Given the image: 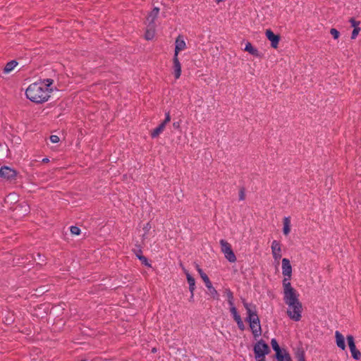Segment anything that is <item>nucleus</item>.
Returning a JSON list of instances; mask_svg holds the SVG:
<instances>
[{
	"mask_svg": "<svg viewBox=\"0 0 361 361\" xmlns=\"http://www.w3.org/2000/svg\"><path fill=\"white\" fill-rule=\"evenodd\" d=\"M0 176L6 180H13L16 176V172L8 166H3L0 169Z\"/></svg>",
	"mask_w": 361,
	"mask_h": 361,
	"instance_id": "8",
	"label": "nucleus"
},
{
	"mask_svg": "<svg viewBox=\"0 0 361 361\" xmlns=\"http://www.w3.org/2000/svg\"><path fill=\"white\" fill-rule=\"evenodd\" d=\"M265 35L267 39L271 42V47L274 49L277 48L280 40L279 35H275L270 29L266 30Z\"/></svg>",
	"mask_w": 361,
	"mask_h": 361,
	"instance_id": "9",
	"label": "nucleus"
},
{
	"mask_svg": "<svg viewBox=\"0 0 361 361\" xmlns=\"http://www.w3.org/2000/svg\"><path fill=\"white\" fill-rule=\"evenodd\" d=\"M330 33L331 35L333 36V37L335 39H337L338 37H339V35H340V33L339 32L335 29V28H331L330 30Z\"/></svg>",
	"mask_w": 361,
	"mask_h": 361,
	"instance_id": "32",
	"label": "nucleus"
},
{
	"mask_svg": "<svg viewBox=\"0 0 361 361\" xmlns=\"http://www.w3.org/2000/svg\"><path fill=\"white\" fill-rule=\"evenodd\" d=\"M245 51L253 56H259V55L258 50L255 49L250 42H247L245 44Z\"/></svg>",
	"mask_w": 361,
	"mask_h": 361,
	"instance_id": "22",
	"label": "nucleus"
},
{
	"mask_svg": "<svg viewBox=\"0 0 361 361\" xmlns=\"http://www.w3.org/2000/svg\"><path fill=\"white\" fill-rule=\"evenodd\" d=\"M233 319H234V320H235L236 322H238V321L242 320V319H241V317H240V316L239 314H237L236 316H235V317H233Z\"/></svg>",
	"mask_w": 361,
	"mask_h": 361,
	"instance_id": "43",
	"label": "nucleus"
},
{
	"mask_svg": "<svg viewBox=\"0 0 361 361\" xmlns=\"http://www.w3.org/2000/svg\"><path fill=\"white\" fill-rule=\"evenodd\" d=\"M283 299L286 305H291L294 302L299 301L298 295L293 288L283 290Z\"/></svg>",
	"mask_w": 361,
	"mask_h": 361,
	"instance_id": "5",
	"label": "nucleus"
},
{
	"mask_svg": "<svg viewBox=\"0 0 361 361\" xmlns=\"http://www.w3.org/2000/svg\"><path fill=\"white\" fill-rule=\"evenodd\" d=\"M360 31V27H355L352 32L351 39H355L357 37V35L359 34Z\"/></svg>",
	"mask_w": 361,
	"mask_h": 361,
	"instance_id": "33",
	"label": "nucleus"
},
{
	"mask_svg": "<svg viewBox=\"0 0 361 361\" xmlns=\"http://www.w3.org/2000/svg\"><path fill=\"white\" fill-rule=\"evenodd\" d=\"M195 289V284H192L189 286V290L190 291V293H192V297L194 296V290Z\"/></svg>",
	"mask_w": 361,
	"mask_h": 361,
	"instance_id": "41",
	"label": "nucleus"
},
{
	"mask_svg": "<svg viewBox=\"0 0 361 361\" xmlns=\"http://www.w3.org/2000/svg\"><path fill=\"white\" fill-rule=\"evenodd\" d=\"M141 252V250H138L137 252H136V256L142 262V264H144L146 266L150 267L151 265L148 263L147 259L143 255H142Z\"/></svg>",
	"mask_w": 361,
	"mask_h": 361,
	"instance_id": "24",
	"label": "nucleus"
},
{
	"mask_svg": "<svg viewBox=\"0 0 361 361\" xmlns=\"http://www.w3.org/2000/svg\"><path fill=\"white\" fill-rule=\"evenodd\" d=\"M18 64V62L15 60L8 62L4 68V73L5 74H8L17 66Z\"/></svg>",
	"mask_w": 361,
	"mask_h": 361,
	"instance_id": "19",
	"label": "nucleus"
},
{
	"mask_svg": "<svg viewBox=\"0 0 361 361\" xmlns=\"http://www.w3.org/2000/svg\"><path fill=\"white\" fill-rule=\"evenodd\" d=\"M159 12V8L157 7L154 8V9L148 14L146 18V25H152L155 26L154 21L157 19L158 14Z\"/></svg>",
	"mask_w": 361,
	"mask_h": 361,
	"instance_id": "12",
	"label": "nucleus"
},
{
	"mask_svg": "<svg viewBox=\"0 0 361 361\" xmlns=\"http://www.w3.org/2000/svg\"><path fill=\"white\" fill-rule=\"evenodd\" d=\"M173 126L174 128H178L179 127V123H173Z\"/></svg>",
	"mask_w": 361,
	"mask_h": 361,
	"instance_id": "44",
	"label": "nucleus"
},
{
	"mask_svg": "<svg viewBox=\"0 0 361 361\" xmlns=\"http://www.w3.org/2000/svg\"><path fill=\"white\" fill-rule=\"evenodd\" d=\"M42 161L43 162H48L49 161V159L44 158V159H42Z\"/></svg>",
	"mask_w": 361,
	"mask_h": 361,
	"instance_id": "45",
	"label": "nucleus"
},
{
	"mask_svg": "<svg viewBox=\"0 0 361 361\" xmlns=\"http://www.w3.org/2000/svg\"><path fill=\"white\" fill-rule=\"evenodd\" d=\"M184 271L186 274L187 280L188 282L189 286L192 284H195V279L188 273V271L185 269H184Z\"/></svg>",
	"mask_w": 361,
	"mask_h": 361,
	"instance_id": "27",
	"label": "nucleus"
},
{
	"mask_svg": "<svg viewBox=\"0 0 361 361\" xmlns=\"http://www.w3.org/2000/svg\"><path fill=\"white\" fill-rule=\"evenodd\" d=\"M271 345L274 350L276 352V356L278 361H282L285 359V357L290 356V355L286 350H281L278 344V342L275 338L271 339Z\"/></svg>",
	"mask_w": 361,
	"mask_h": 361,
	"instance_id": "6",
	"label": "nucleus"
},
{
	"mask_svg": "<svg viewBox=\"0 0 361 361\" xmlns=\"http://www.w3.org/2000/svg\"><path fill=\"white\" fill-rule=\"evenodd\" d=\"M208 291H209V294L214 299H216V300H219V295L218 293V292L216 291V290L212 287L211 288H209L208 289Z\"/></svg>",
	"mask_w": 361,
	"mask_h": 361,
	"instance_id": "26",
	"label": "nucleus"
},
{
	"mask_svg": "<svg viewBox=\"0 0 361 361\" xmlns=\"http://www.w3.org/2000/svg\"><path fill=\"white\" fill-rule=\"evenodd\" d=\"M173 71L176 79H178L181 74V65L178 56H173Z\"/></svg>",
	"mask_w": 361,
	"mask_h": 361,
	"instance_id": "15",
	"label": "nucleus"
},
{
	"mask_svg": "<svg viewBox=\"0 0 361 361\" xmlns=\"http://www.w3.org/2000/svg\"><path fill=\"white\" fill-rule=\"evenodd\" d=\"M204 282L205 286L207 288V289L211 288L213 287V286H212V283H211V281H210L209 278L206 279H204Z\"/></svg>",
	"mask_w": 361,
	"mask_h": 361,
	"instance_id": "39",
	"label": "nucleus"
},
{
	"mask_svg": "<svg viewBox=\"0 0 361 361\" xmlns=\"http://www.w3.org/2000/svg\"><path fill=\"white\" fill-rule=\"evenodd\" d=\"M196 269H197V271H198V273L200 274L202 279L203 280V281H204V279H208L209 277L207 276V275L204 273V271H202V269L200 267V266L198 264H196Z\"/></svg>",
	"mask_w": 361,
	"mask_h": 361,
	"instance_id": "28",
	"label": "nucleus"
},
{
	"mask_svg": "<svg viewBox=\"0 0 361 361\" xmlns=\"http://www.w3.org/2000/svg\"><path fill=\"white\" fill-rule=\"evenodd\" d=\"M70 230L73 235H78L80 233V229L78 226H72Z\"/></svg>",
	"mask_w": 361,
	"mask_h": 361,
	"instance_id": "30",
	"label": "nucleus"
},
{
	"mask_svg": "<svg viewBox=\"0 0 361 361\" xmlns=\"http://www.w3.org/2000/svg\"><path fill=\"white\" fill-rule=\"evenodd\" d=\"M50 140L52 143H57L59 142L60 139L57 135H52L50 136Z\"/></svg>",
	"mask_w": 361,
	"mask_h": 361,
	"instance_id": "37",
	"label": "nucleus"
},
{
	"mask_svg": "<svg viewBox=\"0 0 361 361\" xmlns=\"http://www.w3.org/2000/svg\"><path fill=\"white\" fill-rule=\"evenodd\" d=\"M290 278H285L283 280V290H288V289H290V288H293V287L291 286V284L289 282V280H290Z\"/></svg>",
	"mask_w": 361,
	"mask_h": 361,
	"instance_id": "25",
	"label": "nucleus"
},
{
	"mask_svg": "<svg viewBox=\"0 0 361 361\" xmlns=\"http://www.w3.org/2000/svg\"><path fill=\"white\" fill-rule=\"evenodd\" d=\"M250 327L252 332L255 338L258 337L261 335L262 329H261V325H260L259 321L250 322Z\"/></svg>",
	"mask_w": 361,
	"mask_h": 361,
	"instance_id": "14",
	"label": "nucleus"
},
{
	"mask_svg": "<svg viewBox=\"0 0 361 361\" xmlns=\"http://www.w3.org/2000/svg\"><path fill=\"white\" fill-rule=\"evenodd\" d=\"M193 298V297H192V295H190V300Z\"/></svg>",
	"mask_w": 361,
	"mask_h": 361,
	"instance_id": "47",
	"label": "nucleus"
},
{
	"mask_svg": "<svg viewBox=\"0 0 361 361\" xmlns=\"http://www.w3.org/2000/svg\"><path fill=\"white\" fill-rule=\"evenodd\" d=\"M271 252L275 260L279 261L281 257V244L277 240H274L271 243Z\"/></svg>",
	"mask_w": 361,
	"mask_h": 361,
	"instance_id": "10",
	"label": "nucleus"
},
{
	"mask_svg": "<svg viewBox=\"0 0 361 361\" xmlns=\"http://www.w3.org/2000/svg\"><path fill=\"white\" fill-rule=\"evenodd\" d=\"M155 35V26L147 25L146 32H145V39L147 40H150L153 39Z\"/></svg>",
	"mask_w": 361,
	"mask_h": 361,
	"instance_id": "18",
	"label": "nucleus"
},
{
	"mask_svg": "<svg viewBox=\"0 0 361 361\" xmlns=\"http://www.w3.org/2000/svg\"><path fill=\"white\" fill-rule=\"evenodd\" d=\"M336 343L338 348L342 350L345 349V338L344 336L338 331L335 332Z\"/></svg>",
	"mask_w": 361,
	"mask_h": 361,
	"instance_id": "16",
	"label": "nucleus"
},
{
	"mask_svg": "<svg viewBox=\"0 0 361 361\" xmlns=\"http://www.w3.org/2000/svg\"><path fill=\"white\" fill-rule=\"evenodd\" d=\"M170 121H171L170 114H169V112H166L165 119L162 123H164L165 125H166L167 123H169L170 122Z\"/></svg>",
	"mask_w": 361,
	"mask_h": 361,
	"instance_id": "38",
	"label": "nucleus"
},
{
	"mask_svg": "<svg viewBox=\"0 0 361 361\" xmlns=\"http://www.w3.org/2000/svg\"><path fill=\"white\" fill-rule=\"evenodd\" d=\"M53 82L52 79H44L30 85L25 91L27 98L37 104L47 102L52 92Z\"/></svg>",
	"mask_w": 361,
	"mask_h": 361,
	"instance_id": "1",
	"label": "nucleus"
},
{
	"mask_svg": "<svg viewBox=\"0 0 361 361\" xmlns=\"http://www.w3.org/2000/svg\"><path fill=\"white\" fill-rule=\"evenodd\" d=\"M151 229V225L149 224V223H147L145 225V226L143 227V230L145 231V233L143 234V238L145 237L147 233Z\"/></svg>",
	"mask_w": 361,
	"mask_h": 361,
	"instance_id": "36",
	"label": "nucleus"
},
{
	"mask_svg": "<svg viewBox=\"0 0 361 361\" xmlns=\"http://www.w3.org/2000/svg\"><path fill=\"white\" fill-rule=\"evenodd\" d=\"M243 305L247 311V317H250L257 313L256 306L252 303H247L246 302H243Z\"/></svg>",
	"mask_w": 361,
	"mask_h": 361,
	"instance_id": "17",
	"label": "nucleus"
},
{
	"mask_svg": "<svg viewBox=\"0 0 361 361\" xmlns=\"http://www.w3.org/2000/svg\"><path fill=\"white\" fill-rule=\"evenodd\" d=\"M288 316L293 321H300L302 317V305L300 301L294 302L291 305H287Z\"/></svg>",
	"mask_w": 361,
	"mask_h": 361,
	"instance_id": "2",
	"label": "nucleus"
},
{
	"mask_svg": "<svg viewBox=\"0 0 361 361\" xmlns=\"http://www.w3.org/2000/svg\"><path fill=\"white\" fill-rule=\"evenodd\" d=\"M230 312L232 314L233 317H234L237 314H238L237 312V309L235 308V305H233L232 306H230Z\"/></svg>",
	"mask_w": 361,
	"mask_h": 361,
	"instance_id": "35",
	"label": "nucleus"
},
{
	"mask_svg": "<svg viewBox=\"0 0 361 361\" xmlns=\"http://www.w3.org/2000/svg\"><path fill=\"white\" fill-rule=\"evenodd\" d=\"M282 274L288 278H290L292 275V267L289 259L286 258L282 259Z\"/></svg>",
	"mask_w": 361,
	"mask_h": 361,
	"instance_id": "11",
	"label": "nucleus"
},
{
	"mask_svg": "<svg viewBox=\"0 0 361 361\" xmlns=\"http://www.w3.org/2000/svg\"><path fill=\"white\" fill-rule=\"evenodd\" d=\"M236 323H237V324H238V328H239L240 330L243 331V330L245 329V325H244V324H243V320L238 321V322H236Z\"/></svg>",
	"mask_w": 361,
	"mask_h": 361,
	"instance_id": "40",
	"label": "nucleus"
},
{
	"mask_svg": "<svg viewBox=\"0 0 361 361\" xmlns=\"http://www.w3.org/2000/svg\"><path fill=\"white\" fill-rule=\"evenodd\" d=\"M247 321L249 323H250V322H254L259 321V317H258L257 314L256 313V314H255L252 316L247 317Z\"/></svg>",
	"mask_w": 361,
	"mask_h": 361,
	"instance_id": "31",
	"label": "nucleus"
},
{
	"mask_svg": "<svg viewBox=\"0 0 361 361\" xmlns=\"http://www.w3.org/2000/svg\"><path fill=\"white\" fill-rule=\"evenodd\" d=\"M224 293L227 298L229 307L234 305V297L232 291L229 288H225L224 290Z\"/></svg>",
	"mask_w": 361,
	"mask_h": 361,
	"instance_id": "21",
	"label": "nucleus"
},
{
	"mask_svg": "<svg viewBox=\"0 0 361 361\" xmlns=\"http://www.w3.org/2000/svg\"><path fill=\"white\" fill-rule=\"evenodd\" d=\"M219 243L221 251L224 253L225 258L230 262H235L237 259L230 243L224 239L221 240Z\"/></svg>",
	"mask_w": 361,
	"mask_h": 361,
	"instance_id": "4",
	"label": "nucleus"
},
{
	"mask_svg": "<svg viewBox=\"0 0 361 361\" xmlns=\"http://www.w3.org/2000/svg\"><path fill=\"white\" fill-rule=\"evenodd\" d=\"M185 47H186V44H185L183 38L180 36H178L176 40L174 56H178V53L180 51L184 50L185 49Z\"/></svg>",
	"mask_w": 361,
	"mask_h": 361,
	"instance_id": "13",
	"label": "nucleus"
},
{
	"mask_svg": "<svg viewBox=\"0 0 361 361\" xmlns=\"http://www.w3.org/2000/svg\"><path fill=\"white\" fill-rule=\"evenodd\" d=\"M217 3H220V2H222L224 1V0H216Z\"/></svg>",
	"mask_w": 361,
	"mask_h": 361,
	"instance_id": "46",
	"label": "nucleus"
},
{
	"mask_svg": "<svg viewBox=\"0 0 361 361\" xmlns=\"http://www.w3.org/2000/svg\"><path fill=\"white\" fill-rule=\"evenodd\" d=\"M239 199H240V200H243L245 199V192H244L243 190H241L240 191Z\"/></svg>",
	"mask_w": 361,
	"mask_h": 361,
	"instance_id": "42",
	"label": "nucleus"
},
{
	"mask_svg": "<svg viewBox=\"0 0 361 361\" xmlns=\"http://www.w3.org/2000/svg\"><path fill=\"white\" fill-rule=\"evenodd\" d=\"M349 22L350 23L352 27H353L354 28L355 27H358L359 25H360V21H357L355 20L354 18H351L350 20H349Z\"/></svg>",
	"mask_w": 361,
	"mask_h": 361,
	"instance_id": "34",
	"label": "nucleus"
},
{
	"mask_svg": "<svg viewBox=\"0 0 361 361\" xmlns=\"http://www.w3.org/2000/svg\"><path fill=\"white\" fill-rule=\"evenodd\" d=\"M348 344L352 355V357L355 360H359L361 357L360 352L356 348L354 338L352 335L347 336Z\"/></svg>",
	"mask_w": 361,
	"mask_h": 361,
	"instance_id": "7",
	"label": "nucleus"
},
{
	"mask_svg": "<svg viewBox=\"0 0 361 361\" xmlns=\"http://www.w3.org/2000/svg\"><path fill=\"white\" fill-rule=\"evenodd\" d=\"M269 348L264 341H258L254 346L255 358L256 361H265V355L269 354Z\"/></svg>",
	"mask_w": 361,
	"mask_h": 361,
	"instance_id": "3",
	"label": "nucleus"
},
{
	"mask_svg": "<svg viewBox=\"0 0 361 361\" xmlns=\"http://www.w3.org/2000/svg\"><path fill=\"white\" fill-rule=\"evenodd\" d=\"M283 234L288 235L290 231V219L289 216L285 217L283 220Z\"/></svg>",
	"mask_w": 361,
	"mask_h": 361,
	"instance_id": "20",
	"label": "nucleus"
},
{
	"mask_svg": "<svg viewBox=\"0 0 361 361\" xmlns=\"http://www.w3.org/2000/svg\"><path fill=\"white\" fill-rule=\"evenodd\" d=\"M295 355H296V357L298 359V361H305V360L304 352L302 350H298L296 352Z\"/></svg>",
	"mask_w": 361,
	"mask_h": 361,
	"instance_id": "29",
	"label": "nucleus"
},
{
	"mask_svg": "<svg viewBox=\"0 0 361 361\" xmlns=\"http://www.w3.org/2000/svg\"><path fill=\"white\" fill-rule=\"evenodd\" d=\"M166 125L161 123L157 128L151 133V136L154 138L158 137L165 129Z\"/></svg>",
	"mask_w": 361,
	"mask_h": 361,
	"instance_id": "23",
	"label": "nucleus"
}]
</instances>
